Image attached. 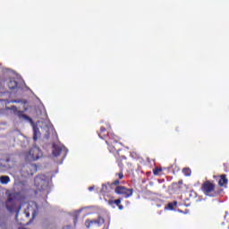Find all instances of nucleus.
Returning a JSON list of instances; mask_svg holds the SVG:
<instances>
[{
    "mask_svg": "<svg viewBox=\"0 0 229 229\" xmlns=\"http://www.w3.org/2000/svg\"><path fill=\"white\" fill-rule=\"evenodd\" d=\"M176 205H178V202L174 201V202H170L167 204V206L165 208V210H173L174 208V207H176Z\"/></svg>",
    "mask_w": 229,
    "mask_h": 229,
    "instance_id": "nucleus-17",
    "label": "nucleus"
},
{
    "mask_svg": "<svg viewBox=\"0 0 229 229\" xmlns=\"http://www.w3.org/2000/svg\"><path fill=\"white\" fill-rule=\"evenodd\" d=\"M111 128L110 124H107V130H110Z\"/></svg>",
    "mask_w": 229,
    "mask_h": 229,
    "instance_id": "nucleus-24",
    "label": "nucleus"
},
{
    "mask_svg": "<svg viewBox=\"0 0 229 229\" xmlns=\"http://www.w3.org/2000/svg\"><path fill=\"white\" fill-rule=\"evenodd\" d=\"M89 191H93L94 187H89Z\"/></svg>",
    "mask_w": 229,
    "mask_h": 229,
    "instance_id": "nucleus-25",
    "label": "nucleus"
},
{
    "mask_svg": "<svg viewBox=\"0 0 229 229\" xmlns=\"http://www.w3.org/2000/svg\"><path fill=\"white\" fill-rule=\"evenodd\" d=\"M5 207L9 212L17 211V204H15V194H11L8 196Z\"/></svg>",
    "mask_w": 229,
    "mask_h": 229,
    "instance_id": "nucleus-5",
    "label": "nucleus"
},
{
    "mask_svg": "<svg viewBox=\"0 0 229 229\" xmlns=\"http://www.w3.org/2000/svg\"><path fill=\"white\" fill-rule=\"evenodd\" d=\"M191 173L192 172L191 171V168L182 169V174H184V176H191Z\"/></svg>",
    "mask_w": 229,
    "mask_h": 229,
    "instance_id": "nucleus-18",
    "label": "nucleus"
},
{
    "mask_svg": "<svg viewBox=\"0 0 229 229\" xmlns=\"http://www.w3.org/2000/svg\"><path fill=\"white\" fill-rule=\"evenodd\" d=\"M114 192L115 194L125 198V199H128V198H131V196H133V189H128L124 186H116Z\"/></svg>",
    "mask_w": 229,
    "mask_h": 229,
    "instance_id": "nucleus-3",
    "label": "nucleus"
},
{
    "mask_svg": "<svg viewBox=\"0 0 229 229\" xmlns=\"http://www.w3.org/2000/svg\"><path fill=\"white\" fill-rule=\"evenodd\" d=\"M218 185L219 187H225V185H228V179L226 178V174H222L220 176Z\"/></svg>",
    "mask_w": 229,
    "mask_h": 229,
    "instance_id": "nucleus-10",
    "label": "nucleus"
},
{
    "mask_svg": "<svg viewBox=\"0 0 229 229\" xmlns=\"http://www.w3.org/2000/svg\"><path fill=\"white\" fill-rule=\"evenodd\" d=\"M115 176H118L119 180H123L124 178V174H123V170L120 169V173H116Z\"/></svg>",
    "mask_w": 229,
    "mask_h": 229,
    "instance_id": "nucleus-21",
    "label": "nucleus"
},
{
    "mask_svg": "<svg viewBox=\"0 0 229 229\" xmlns=\"http://www.w3.org/2000/svg\"><path fill=\"white\" fill-rule=\"evenodd\" d=\"M103 225H105V218H103L102 216H98V218L93 220L87 219L85 221L86 228H92L94 226H103Z\"/></svg>",
    "mask_w": 229,
    "mask_h": 229,
    "instance_id": "nucleus-4",
    "label": "nucleus"
},
{
    "mask_svg": "<svg viewBox=\"0 0 229 229\" xmlns=\"http://www.w3.org/2000/svg\"><path fill=\"white\" fill-rule=\"evenodd\" d=\"M13 103H21V100H13Z\"/></svg>",
    "mask_w": 229,
    "mask_h": 229,
    "instance_id": "nucleus-23",
    "label": "nucleus"
},
{
    "mask_svg": "<svg viewBox=\"0 0 229 229\" xmlns=\"http://www.w3.org/2000/svg\"><path fill=\"white\" fill-rule=\"evenodd\" d=\"M101 192H103L104 194H106V192H108V184L102 185Z\"/></svg>",
    "mask_w": 229,
    "mask_h": 229,
    "instance_id": "nucleus-19",
    "label": "nucleus"
},
{
    "mask_svg": "<svg viewBox=\"0 0 229 229\" xmlns=\"http://www.w3.org/2000/svg\"><path fill=\"white\" fill-rule=\"evenodd\" d=\"M174 189H177L178 191H182L183 187H185V184H183V180H179L178 182H174Z\"/></svg>",
    "mask_w": 229,
    "mask_h": 229,
    "instance_id": "nucleus-15",
    "label": "nucleus"
},
{
    "mask_svg": "<svg viewBox=\"0 0 229 229\" xmlns=\"http://www.w3.org/2000/svg\"><path fill=\"white\" fill-rule=\"evenodd\" d=\"M8 87L10 90H15V89L19 88V82L13 79L8 82Z\"/></svg>",
    "mask_w": 229,
    "mask_h": 229,
    "instance_id": "nucleus-12",
    "label": "nucleus"
},
{
    "mask_svg": "<svg viewBox=\"0 0 229 229\" xmlns=\"http://www.w3.org/2000/svg\"><path fill=\"white\" fill-rule=\"evenodd\" d=\"M200 189L205 196H208L209 198H216L217 196V192L216 191V183L212 181L204 182Z\"/></svg>",
    "mask_w": 229,
    "mask_h": 229,
    "instance_id": "nucleus-2",
    "label": "nucleus"
},
{
    "mask_svg": "<svg viewBox=\"0 0 229 229\" xmlns=\"http://www.w3.org/2000/svg\"><path fill=\"white\" fill-rule=\"evenodd\" d=\"M38 137H40V130H38V127H33V140L34 142H37L38 140Z\"/></svg>",
    "mask_w": 229,
    "mask_h": 229,
    "instance_id": "nucleus-13",
    "label": "nucleus"
},
{
    "mask_svg": "<svg viewBox=\"0 0 229 229\" xmlns=\"http://www.w3.org/2000/svg\"><path fill=\"white\" fill-rule=\"evenodd\" d=\"M30 167H35V165H31Z\"/></svg>",
    "mask_w": 229,
    "mask_h": 229,
    "instance_id": "nucleus-26",
    "label": "nucleus"
},
{
    "mask_svg": "<svg viewBox=\"0 0 229 229\" xmlns=\"http://www.w3.org/2000/svg\"><path fill=\"white\" fill-rule=\"evenodd\" d=\"M116 159V163L118 165V166L120 167V169H124V165L128 164L127 158L121 155V151H116L114 153H113Z\"/></svg>",
    "mask_w": 229,
    "mask_h": 229,
    "instance_id": "nucleus-6",
    "label": "nucleus"
},
{
    "mask_svg": "<svg viewBox=\"0 0 229 229\" xmlns=\"http://www.w3.org/2000/svg\"><path fill=\"white\" fill-rule=\"evenodd\" d=\"M0 182L3 185H6L7 183H10V176H8V175H2L0 177Z\"/></svg>",
    "mask_w": 229,
    "mask_h": 229,
    "instance_id": "nucleus-16",
    "label": "nucleus"
},
{
    "mask_svg": "<svg viewBox=\"0 0 229 229\" xmlns=\"http://www.w3.org/2000/svg\"><path fill=\"white\" fill-rule=\"evenodd\" d=\"M98 134L100 139L106 140L110 153H117V151H122L121 147L123 144L119 142V136L111 131L106 132V128L104 126L100 127V131H98Z\"/></svg>",
    "mask_w": 229,
    "mask_h": 229,
    "instance_id": "nucleus-1",
    "label": "nucleus"
},
{
    "mask_svg": "<svg viewBox=\"0 0 229 229\" xmlns=\"http://www.w3.org/2000/svg\"><path fill=\"white\" fill-rule=\"evenodd\" d=\"M16 115L20 121H27L28 123H30V124H34L33 119H31V117L28 116L27 114H24L23 111H17Z\"/></svg>",
    "mask_w": 229,
    "mask_h": 229,
    "instance_id": "nucleus-9",
    "label": "nucleus"
},
{
    "mask_svg": "<svg viewBox=\"0 0 229 229\" xmlns=\"http://www.w3.org/2000/svg\"><path fill=\"white\" fill-rule=\"evenodd\" d=\"M109 205H116V207H118L119 210H123V208H124V207L121 204V199H111L108 201Z\"/></svg>",
    "mask_w": 229,
    "mask_h": 229,
    "instance_id": "nucleus-11",
    "label": "nucleus"
},
{
    "mask_svg": "<svg viewBox=\"0 0 229 229\" xmlns=\"http://www.w3.org/2000/svg\"><path fill=\"white\" fill-rule=\"evenodd\" d=\"M153 173H154L155 176H158V174H160V173H162V168L156 167L153 170Z\"/></svg>",
    "mask_w": 229,
    "mask_h": 229,
    "instance_id": "nucleus-20",
    "label": "nucleus"
},
{
    "mask_svg": "<svg viewBox=\"0 0 229 229\" xmlns=\"http://www.w3.org/2000/svg\"><path fill=\"white\" fill-rule=\"evenodd\" d=\"M53 155L54 157H60V155L62 154V147L54 145L53 146Z\"/></svg>",
    "mask_w": 229,
    "mask_h": 229,
    "instance_id": "nucleus-14",
    "label": "nucleus"
},
{
    "mask_svg": "<svg viewBox=\"0 0 229 229\" xmlns=\"http://www.w3.org/2000/svg\"><path fill=\"white\" fill-rule=\"evenodd\" d=\"M119 183H121V182L119 180H115L114 182H112V185H119Z\"/></svg>",
    "mask_w": 229,
    "mask_h": 229,
    "instance_id": "nucleus-22",
    "label": "nucleus"
},
{
    "mask_svg": "<svg viewBox=\"0 0 229 229\" xmlns=\"http://www.w3.org/2000/svg\"><path fill=\"white\" fill-rule=\"evenodd\" d=\"M35 185L39 188V191H46L48 187V182L46 179L42 178V175H38L35 178Z\"/></svg>",
    "mask_w": 229,
    "mask_h": 229,
    "instance_id": "nucleus-7",
    "label": "nucleus"
},
{
    "mask_svg": "<svg viewBox=\"0 0 229 229\" xmlns=\"http://www.w3.org/2000/svg\"><path fill=\"white\" fill-rule=\"evenodd\" d=\"M29 158L33 161L38 160L40 158V149L37 148H30L29 151Z\"/></svg>",
    "mask_w": 229,
    "mask_h": 229,
    "instance_id": "nucleus-8",
    "label": "nucleus"
}]
</instances>
